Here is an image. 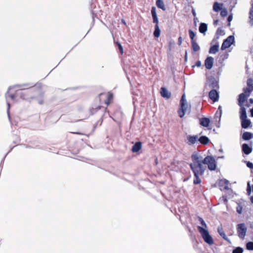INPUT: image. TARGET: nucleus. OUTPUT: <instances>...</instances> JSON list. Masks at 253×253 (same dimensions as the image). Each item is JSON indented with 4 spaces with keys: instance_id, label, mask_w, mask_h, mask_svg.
<instances>
[{
    "instance_id": "5",
    "label": "nucleus",
    "mask_w": 253,
    "mask_h": 253,
    "mask_svg": "<svg viewBox=\"0 0 253 253\" xmlns=\"http://www.w3.org/2000/svg\"><path fill=\"white\" fill-rule=\"evenodd\" d=\"M204 164L208 166L210 170H214L216 168V162L212 156H208L204 159Z\"/></svg>"
},
{
    "instance_id": "30",
    "label": "nucleus",
    "mask_w": 253,
    "mask_h": 253,
    "mask_svg": "<svg viewBox=\"0 0 253 253\" xmlns=\"http://www.w3.org/2000/svg\"><path fill=\"white\" fill-rule=\"evenodd\" d=\"M189 34L190 39L191 40V42H195V41L194 40V37L195 36V34L194 33V32L192 31L191 30H189Z\"/></svg>"
},
{
    "instance_id": "36",
    "label": "nucleus",
    "mask_w": 253,
    "mask_h": 253,
    "mask_svg": "<svg viewBox=\"0 0 253 253\" xmlns=\"http://www.w3.org/2000/svg\"><path fill=\"white\" fill-rule=\"evenodd\" d=\"M220 14L222 16L224 17L227 15V11L226 9H222L220 12Z\"/></svg>"
},
{
    "instance_id": "47",
    "label": "nucleus",
    "mask_w": 253,
    "mask_h": 253,
    "mask_svg": "<svg viewBox=\"0 0 253 253\" xmlns=\"http://www.w3.org/2000/svg\"><path fill=\"white\" fill-rule=\"evenodd\" d=\"M247 188H251L250 182H248L247 183Z\"/></svg>"
},
{
    "instance_id": "19",
    "label": "nucleus",
    "mask_w": 253,
    "mask_h": 253,
    "mask_svg": "<svg viewBox=\"0 0 253 253\" xmlns=\"http://www.w3.org/2000/svg\"><path fill=\"white\" fill-rule=\"evenodd\" d=\"M198 219L200 221V222H201V225H202V226H198L197 227L198 231H199V228H202L205 230H207L208 227H207V224L206 223L205 221L203 220V219L201 217H199Z\"/></svg>"
},
{
    "instance_id": "22",
    "label": "nucleus",
    "mask_w": 253,
    "mask_h": 253,
    "mask_svg": "<svg viewBox=\"0 0 253 253\" xmlns=\"http://www.w3.org/2000/svg\"><path fill=\"white\" fill-rule=\"evenodd\" d=\"M219 50V44H215L211 47L209 53L211 54H215Z\"/></svg>"
},
{
    "instance_id": "13",
    "label": "nucleus",
    "mask_w": 253,
    "mask_h": 253,
    "mask_svg": "<svg viewBox=\"0 0 253 253\" xmlns=\"http://www.w3.org/2000/svg\"><path fill=\"white\" fill-rule=\"evenodd\" d=\"M241 120L242 121V122H241L242 126L244 128H248L249 126H250L251 124V121L249 119H248L247 118H246L245 119H241Z\"/></svg>"
},
{
    "instance_id": "29",
    "label": "nucleus",
    "mask_w": 253,
    "mask_h": 253,
    "mask_svg": "<svg viewBox=\"0 0 253 253\" xmlns=\"http://www.w3.org/2000/svg\"><path fill=\"white\" fill-rule=\"evenodd\" d=\"M221 114H222L221 107L219 106V107L218 108V110L217 111V112L215 114V117L217 118H218V121H220V120Z\"/></svg>"
},
{
    "instance_id": "24",
    "label": "nucleus",
    "mask_w": 253,
    "mask_h": 253,
    "mask_svg": "<svg viewBox=\"0 0 253 253\" xmlns=\"http://www.w3.org/2000/svg\"><path fill=\"white\" fill-rule=\"evenodd\" d=\"M156 5L158 8L162 9L164 11L166 10L164 3L162 0H157L156 1Z\"/></svg>"
},
{
    "instance_id": "53",
    "label": "nucleus",
    "mask_w": 253,
    "mask_h": 253,
    "mask_svg": "<svg viewBox=\"0 0 253 253\" xmlns=\"http://www.w3.org/2000/svg\"><path fill=\"white\" fill-rule=\"evenodd\" d=\"M123 23H124L125 24H126V22L124 21H123Z\"/></svg>"
},
{
    "instance_id": "41",
    "label": "nucleus",
    "mask_w": 253,
    "mask_h": 253,
    "mask_svg": "<svg viewBox=\"0 0 253 253\" xmlns=\"http://www.w3.org/2000/svg\"><path fill=\"white\" fill-rule=\"evenodd\" d=\"M118 45L119 48L121 53L123 54V48L122 46L121 45V44L120 43H118Z\"/></svg>"
},
{
    "instance_id": "38",
    "label": "nucleus",
    "mask_w": 253,
    "mask_h": 253,
    "mask_svg": "<svg viewBox=\"0 0 253 253\" xmlns=\"http://www.w3.org/2000/svg\"><path fill=\"white\" fill-rule=\"evenodd\" d=\"M221 182H222V183H224V184H225L226 185L224 187V188H225V189H227L228 188L227 185H228V183H229V181H228L227 180H226V179H224V180H221Z\"/></svg>"
},
{
    "instance_id": "11",
    "label": "nucleus",
    "mask_w": 253,
    "mask_h": 253,
    "mask_svg": "<svg viewBox=\"0 0 253 253\" xmlns=\"http://www.w3.org/2000/svg\"><path fill=\"white\" fill-rule=\"evenodd\" d=\"M217 230L218 233H219L220 236L223 238V239H224L225 240L227 241L229 243H230V240L227 238V237L225 235L222 227H221V226L218 227Z\"/></svg>"
},
{
    "instance_id": "21",
    "label": "nucleus",
    "mask_w": 253,
    "mask_h": 253,
    "mask_svg": "<svg viewBox=\"0 0 253 253\" xmlns=\"http://www.w3.org/2000/svg\"><path fill=\"white\" fill-rule=\"evenodd\" d=\"M240 113L241 119H245L247 118L246 109L243 106L241 107Z\"/></svg>"
},
{
    "instance_id": "39",
    "label": "nucleus",
    "mask_w": 253,
    "mask_h": 253,
    "mask_svg": "<svg viewBox=\"0 0 253 253\" xmlns=\"http://www.w3.org/2000/svg\"><path fill=\"white\" fill-rule=\"evenodd\" d=\"M247 166L251 169H253V163L250 162H247Z\"/></svg>"
},
{
    "instance_id": "49",
    "label": "nucleus",
    "mask_w": 253,
    "mask_h": 253,
    "mask_svg": "<svg viewBox=\"0 0 253 253\" xmlns=\"http://www.w3.org/2000/svg\"><path fill=\"white\" fill-rule=\"evenodd\" d=\"M250 201L252 204H253V196L251 197Z\"/></svg>"
},
{
    "instance_id": "37",
    "label": "nucleus",
    "mask_w": 253,
    "mask_h": 253,
    "mask_svg": "<svg viewBox=\"0 0 253 253\" xmlns=\"http://www.w3.org/2000/svg\"><path fill=\"white\" fill-rule=\"evenodd\" d=\"M152 17H153V22L154 23H156V25H158L159 20H158L157 16V15L154 16H152Z\"/></svg>"
},
{
    "instance_id": "44",
    "label": "nucleus",
    "mask_w": 253,
    "mask_h": 253,
    "mask_svg": "<svg viewBox=\"0 0 253 253\" xmlns=\"http://www.w3.org/2000/svg\"><path fill=\"white\" fill-rule=\"evenodd\" d=\"M247 192L248 195H250L252 192V188H247Z\"/></svg>"
},
{
    "instance_id": "3",
    "label": "nucleus",
    "mask_w": 253,
    "mask_h": 253,
    "mask_svg": "<svg viewBox=\"0 0 253 253\" xmlns=\"http://www.w3.org/2000/svg\"><path fill=\"white\" fill-rule=\"evenodd\" d=\"M199 233H200L203 240L205 243L210 246H212L214 244V241L210 234L208 230H205L202 228H199Z\"/></svg>"
},
{
    "instance_id": "51",
    "label": "nucleus",
    "mask_w": 253,
    "mask_h": 253,
    "mask_svg": "<svg viewBox=\"0 0 253 253\" xmlns=\"http://www.w3.org/2000/svg\"><path fill=\"white\" fill-rule=\"evenodd\" d=\"M187 52H186V53H185V60L187 59Z\"/></svg>"
},
{
    "instance_id": "18",
    "label": "nucleus",
    "mask_w": 253,
    "mask_h": 253,
    "mask_svg": "<svg viewBox=\"0 0 253 253\" xmlns=\"http://www.w3.org/2000/svg\"><path fill=\"white\" fill-rule=\"evenodd\" d=\"M242 138L245 140H248L253 138V133L249 132H245L243 133Z\"/></svg>"
},
{
    "instance_id": "34",
    "label": "nucleus",
    "mask_w": 253,
    "mask_h": 253,
    "mask_svg": "<svg viewBox=\"0 0 253 253\" xmlns=\"http://www.w3.org/2000/svg\"><path fill=\"white\" fill-rule=\"evenodd\" d=\"M236 211H237V212L239 214H241L242 213V211H243L242 206L240 205H238V206L236 208Z\"/></svg>"
},
{
    "instance_id": "42",
    "label": "nucleus",
    "mask_w": 253,
    "mask_h": 253,
    "mask_svg": "<svg viewBox=\"0 0 253 253\" xmlns=\"http://www.w3.org/2000/svg\"><path fill=\"white\" fill-rule=\"evenodd\" d=\"M247 84L250 88H252V86H253L252 81L251 80H248Z\"/></svg>"
},
{
    "instance_id": "26",
    "label": "nucleus",
    "mask_w": 253,
    "mask_h": 253,
    "mask_svg": "<svg viewBox=\"0 0 253 253\" xmlns=\"http://www.w3.org/2000/svg\"><path fill=\"white\" fill-rule=\"evenodd\" d=\"M222 5V4L215 2L213 5V10L215 12H218L221 9Z\"/></svg>"
},
{
    "instance_id": "8",
    "label": "nucleus",
    "mask_w": 253,
    "mask_h": 253,
    "mask_svg": "<svg viewBox=\"0 0 253 253\" xmlns=\"http://www.w3.org/2000/svg\"><path fill=\"white\" fill-rule=\"evenodd\" d=\"M213 61L214 59L213 57L211 56L207 57L205 61L206 68L208 70L211 69L213 66Z\"/></svg>"
},
{
    "instance_id": "12",
    "label": "nucleus",
    "mask_w": 253,
    "mask_h": 253,
    "mask_svg": "<svg viewBox=\"0 0 253 253\" xmlns=\"http://www.w3.org/2000/svg\"><path fill=\"white\" fill-rule=\"evenodd\" d=\"M161 90V94L163 97L167 99L170 98L171 94L166 88L162 87Z\"/></svg>"
},
{
    "instance_id": "7",
    "label": "nucleus",
    "mask_w": 253,
    "mask_h": 253,
    "mask_svg": "<svg viewBox=\"0 0 253 253\" xmlns=\"http://www.w3.org/2000/svg\"><path fill=\"white\" fill-rule=\"evenodd\" d=\"M234 42V37L233 36H229L225 40L221 45V49L224 50L229 47Z\"/></svg>"
},
{
    "instance_id": "33",
    "label": "nucleus",
    "mask_w": 253,
    "mask_h": 253,
    "mask_svg": "<svg viewBox=\"0 0 253 253\" xmlns=\"http://www.w3.org/2000/svg\"><path fill=\"white\" fill-rule=\"evenodd\" d=\"M243 253V249L241 247L236 248L233 251V252H232V253Z\"/></svg>"
},
{
    "instance_id": "50",
    "label": "nucleus",
    "mask_w": 253,
    "mask_h": 253,
    "mask_svg": "<svg viewBox=\"0 0 253 253\" xmlns=\"http://www.w3.org/2000/svg\"><path fill=\"white\" fill-rule=\"evenodd\" d=\"M250 102L251 104H253V99H252V98L250 99Z\"/></svg>"
},
{
    "instance_id": "32",
    "label": "nucleus",
    "mask_w": 253,
    "mask_h": 253,
    "mask_svg": "<svg viewBox=\"0 0 253 253\" xmlns=\"http://www.w3.org/2000/svg\"><path fill=\"white\" fill-rule=\"evenodd\" d=\"M253 88V86H252V88L247 87V88H244V93H245L246 95H247V96H249V94H250V92L252 91Z\"/></svg>"
},
{
    "instance_id": "43",
    "label": "nucleus",
    "mask_w": 253,
    "mask_h": 253,
    "mask_svg": "<svg viewBox=\"0 0 253 253\" xmlns=\"http://www.w3.org/2000/svg\"><path fill=\"white\" fill-rule=\"evenodd\" d=\"M182 39L181 37H179L178 39V44L180 45L182 44Z\"/></svg>"
},
{
    "instance_id": "20",
    "label": "nucleus",
    "mask_w": 253,
    "mask_h": 253,
    "mask_svg": "<svg viewBox=\"0 0 253 253\" xmlns=\"http://www.w3.org/2000/svg\"><path fill=\"white\" fill-rule=\"evenodd\" d=\"M198 219L200 221V222H201V225H202V226H198L197 227L198 231H199V228H202L205 230H207L208 227H207V224L206 223L205 221L203 220V219L201 217H199Z\"/></svg>"
},
{
    "instance_id": "14",
    "label": "nucleus",
    "mask_w": 253,
    "mask_h": 253,
    "mask_svg": "<svg viewBox=\"0 0 253 253\" xmlns=\"http://www.w3.org/2000/svg\"><path fill=\"white\" fill-rule=\"evenodd\" d=\"M242 150L245 154L249 155L252 152V149L247 144H244L242 145Z\"/></svg>"
},
{
    "instance_id": "27",
    "label": "nucleus",
    "mask_w": 253,
    "mask_h": 253,
    "mask_svg": "<svg viewBox=\"0 0 253 253\" xmlns=\"http://www.w3.org/2000/svg\"><path fill=\"white\" fill-rule=\"evenodd\" d=\"M161 31L158 25H156L155 26V31L154 32V35L155 37L158 38L160 36Z\"/></svg>"
},
{
    "instance_id": "16",
    "label": "nucleus",
    "mask_w": 253,
    "mask_h": 253,
    "mask_svg": "<svg viewBox=\"0 0 253 253\" xmlns=\"http://www.w3.org/2000/svg\"><path fill=\"white\" fill-rule=\"evenodd\" d=\"M210 120L207 118H203L200 120V124L203 126L208 127L210 124Z\"/></svg>"
},
{
    "instance_id": "4",
    "label": "nucleus",
    "mask_w": 253,
    "mask_h": 253,
    "mask_svg": "<svg viewBox=\"0 0 253 253\" xmlns=\"http://www.w3.org/2000/svg\"><path fill=\"white\" fill-rule=\"evenodd\" d=\"M188 108V104L185 97V94H184L181 97L180 100V108L178 111L179 116L182 118L185 114Z\"/></svg>"
},
{
    "instance_id": "15",
    "label": "nucleus",
    "mask_w": 253,
    "mask_h": 253,
    "mask_svg": "<svg viewBox=\"0 0 253 253\" xmlns=\"http://www.w3.org/2000/svg\"><path fill=\"white\" fill-rule=\"evenodd\" d=\"M198 139V136H197V135H194V136L188 135L187 136V140H188V143L189 144H195Z\"/></svg>"
},
{
    "instance_id": "52",
    "label": "nucleus",
    "mask_w": 253,
    "mask_h": 253,
    "mask_svg": "<svg viewBox=\"0 0 253 253\" xmlns=\"http://www.w3.org/2000/svg\"><path fill=\"white\" fill-rule=\"evenodd\" d=\"M192 12H193V15H195L196 13H195V11L193 10Z\"/></svg>"
},
{
    "instance_id": "2",
    "label": "nucleus",
    "mask_w": 253,
    "mask_h": 253,
    "mask_svg": "<svg viewBox=\"0 0 253 253\" xmlns=\"http://www.w3.org/2000/svg\"><path fill=\"white\" fill-rule=\"evenodd\" d=\"M17 87H18V86H17V85L13 86V87H9L8 90L7 91V93H6V98L7 100V105L8 106L7 110H9V107H10V104H9L8 99V98H10L11 100H14L15 98L16 97V96L20 95V97L21 98H22V99L25 98V97H23L22 96L23 95H24L25 94V90H16V95L12 93L13 90L15 88H17ZM7 112H8V110H7Z\"/></svg>"
},
{
    "instance_id": "23",
    "label": "nucleus",
    "mask_w": 253,
    "mask_h": 253,
    "mask_svg": "<svg viewBox=\"0 0 253 253\" xmlns=\"http://www.w3.org/2000/svg\"><path fill=\"white\" fill-rule=\"evenodd\" d=\"M207 31V25L205 23H201L199 27L200 32L205 34Z\"/></svg>"
},
{
    "instance_id": "31",
    "label": "nucleus",
    "mask_w": 253,
    "mask_h": 253,
    "mask_svg": "<svg viewBox=\"0 0 253 253\" xmlns=\"http://www.w3.org/2000/svg\"><path fill=\"white\" fill-rule=\"evenodd\" d=\"M246 248L248 250L252 251L253 250V242H249L247 243Z\"/></svg>"
},
{
    "instance_id": "10",
    "label": "nucleus",
    "mask_w": 253,
    "mask_h": 253,
    "mask_svg": "<svg viewBox=\"0 0 253 253\" xmlns=\"http://www.w3.org/2000/svg\"><path fill=\"white\" fill-rule=\"evenodd\" d=\"M248 96H247V95H246L245 93H241L239 95L238 98V105L240 107L243 106L244 103Z\"/></svg>"
},
{
    "instance_id": "9",
    "label": "nucleus",
    "mask_w": 253,
    "mask_h": 253,
    "mask_svg": "<svg viewBox=\"0 0 253 253\" xmlns=\"http://www.w3.org/2000/svg\"><path fill=\"white\" fill-rule=\"evenodd\" d=\"M210 98L213 102H216L218 100L219 95L218 92L215 89L211 90L209 94Z\"/></svg>"
},
{
    "instance_id": "35",
    "label": "nucleus",
    "mask_w": 253,
    "mask_h": 253,
    "mask_svg": "<svg viewBox=\"0 0 253 253\" xmlns=\"http://www.w3.org/2000/svg\"><path fill=\"white\" fill-rule=\"evenodd\" d=\"M112 97H113V95L111 93H109L108 94L107 100L105 102L106 104L108 105L110 103V100L112 99Z\"/></svg>"
},
{
    "instance_id": "28",
    "label": "nucleus",
    "mask_w": 253,
    "mask_h": 253,
    "mask_svg": "<svg viewBox=\"0 0 253 253\" xmlns=\"http://www.w3.org/2000/svg\"><path fill=\"white\" fill-rule=\"evenodd\" d=\"M191 43L192 49L194 51L196 52L200 50V46L198 45V44L196 42V41L191 42Z\"/></svg>"
},
{
    "instance_id": "40",
    "label": "nucleus",
    "mask_w": 253,
    "mask_h": 253,
    "mask_svg": "<svg viewBox=\"0 0 253 253\" xmlns=\"http://www.w3.org/2000/svg\"><path fill=\"white\" fill-rule=\"evenodd\" d=\"M151 13H152V16L157 15V13H156V9H155V7H152V10H151Z\"/></svg>"
},
{
    "instance_id": "17",
    "label": "nucleus",
    "mask_w": 253,
    "mask_h": 253,
    "mask_svg": "<svg viewBox=\"0 0 253 253\" xmlns=\"http://www.w3.org/2000/svg\"><path fill=\"white\" fill-rule=\"evenodd\" d=\"M141 143L140 142H137L132 146V151L133 152H137L141 149Z\"/></svg>"
},
{
    "instance_id": "46",
    "label": "nucleus",
    "mask_w": 253,
    "mask_h": 253,
    "mask_svg": "<svg viewBox=\"0 0 253 253\" xmlns=\"http://www.w3.org/2000/svg\"><path fill=\"white\" fill-rule=\"evenodd\" d=\"M233 17L232 15H229L228 17V21L230 22L232 20Z\"/></svg>"
},
{
    "instance_id": "6",
    "label": "nucleus",
    "mask_w": 253,
    "mask_h": 253,
    "mask_svg": "<svg viewBox=\"0 0 253 253\" xmlns=\"http://www.w3.org/2000/svg\"><path fill=\"white\" fill-rule=\"evenodd\" d=\"M237 232L239 238L243 239L246 235L247 228L245 223L238 224L236 226Z\"/></svg>"
},
{
    "instance_id": "45",
    "label": "nucleus",
    "mask_w": 253,
    "mask_h": 253,
    "mask_svg": "<svg viewBox=\"0 0 253 253\" xmlns=\"http://www.w3.org/2000/svg\"><path fill=\"white\" fill-rule=\"evenodd\" d=\"M201 61H197V62H196V66L197 67H200V66H201Z\"/></svg>"
},
{
    "instance_id": "1",
    "label": "nucleus",
    "mask_w": 253,
    "mask_h": 253,
    "mask_svg": "<svg viewBox=\"0 0 253 253\" xmlns=\"http://www.w3.org/2000/svg\"><path fill=\"white\" fill-rule=\"evenodd\" d=\"M191 159L192 162L190 166L194 175L193 183L198 184L201 183L200 176L204 174L205 170V168L203 166L204 159L201 154L195 152L192 154Z\"/></svg>"
},
{
    "instance_id": "25",
    "label": "nucleus",
    "mask_w": 253,
    "mask_h": 253,
    "mask_svg": "<svg viewBox=\"0 0 253 253\" xmlns=\"http://www.w3.org/2000/svg\"><path fill=\"white\" fill-rule=\"evenodd\" d=\"M198 140L200 141V142L203 144H207L209 142V139L205 136H202L200 137Z\"/></svg>"
},
{
    "instance_id": "48",
    "label": "nucleus",
    "mask_w": 253,
    "mask_h": 253,
    "mask_svg": "<svg viewBox=\"0 0 253 253\" xmlns=\"http://www.w3.org/2000/svg\"><path fill=\"white\" fill-rule=\"evenodd\" d=\"M251 116L253 117V108L251 110Z\"/></svg>"
}]
</instances>
